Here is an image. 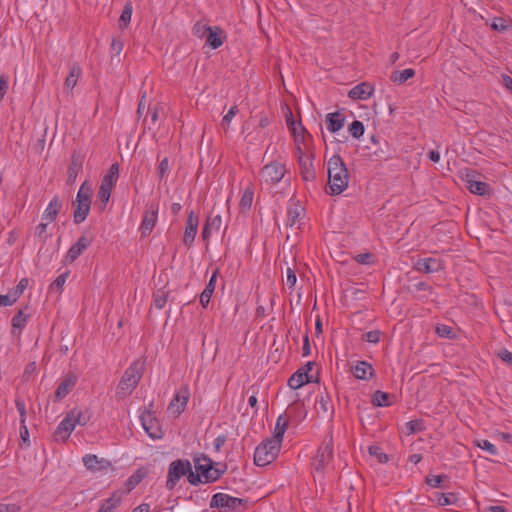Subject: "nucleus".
I'll return each mask as SVG.
<instances>
[{
	"instance_id": "aec40b11",
	"label": "nucleus",
	"mask_w": 512,
	"mask_h": 512,
	"mask_svg": "<svg viewBox=\"0 0 512 512\" xmlns=\"http://www.w3.org/2000/svg\"><path fill=\"white\" fill-rule=\"evenodd\" d=\"M288 425H289V417L286 414L280 415L276 421L273 437L269 438V440L278 441V445L281 446L283 437L288 428Z\"/></svg>"
},
{
	"instance_id": "cd10ccee",
	"label": "nucleus",
	"mask_w": 512,
	"mask_h": 512,
	"mask_svg": "<svg viewBox=\"0 0 512 512\" xmlns=\"http://www.w3.org/2000/svg\"><path fill=\"white\" fill-rule=\"evenodd\" d=\"M211 464H214V462L208 456H206L204 454L194 457L195 470L205 480H206V475H209V469H210Z\"/></svg>"
},
{
	"instance_id": "473e14b6",
	"label": "nucleus",
	"mask_w": 512,
	"mask_h": 512,
	"mask_svg": "<svg viewBox=\"0 0 512 512\" xmlns=\"http://www.w3.org/2000/svg\"><path fill=\"white\" fill-rule=\"evenodd\" d=\"M81 72V67L78 64L75 63L72 65L69 75L65 79L64 86L66 89L72 90L76 86Z\"/></svg>"
},
{
	"instance_id": "412c9836",
	"label": "nucleus",
	"mask_w": 512,
	"mask_h": 512,
	"mask_svg": "<svg viewBox=\"0 0 512 512\" xmlns=\"http://www.w3.org/2000/svg\"><path fill=\"white\" fill-rule=\"evenodd\" d=\"M352 371L354 376L360 380H368L374 375L372 365L366 361H357L353 366Z\"/></svg>"
},
{
	"instance_id": "774afa93",
	"label": "nucleus",
	"mask_w": 512,
	"mask_h": 512,
	"mask_svg": "<svg viewBox=\"0 0 512 512\" xmlns=\"http://www.w3.org/2000/svg\"><path fill=\"white\" fill-rule=\"evenodd\" d=\"M187 480L191 485L197 486L202 482L201 475L199 473H194L192 468L190 467V471H187Z\"/></svg>"
},
{
	"instance_id": "e2e57ef3",
	"label": "nucleus",
	"mask_w": 512,
	"mask_h": 512,
	"mask_svg": "<svg viewBox=\"0 0 512 512\" xmlns=\"http://www.w3.org/2000/svg\"><path fill=\"white\" fill-rule=\"evenodd\" d=\"M476 445L483 449V450H486L488 451L491 455H496L497 454V449L495 447L494 444H492L490 441L488 440H480V441H476Z\"/></svg>"
},
{
	"instance_id": "4d7b16f0",
	"label": "nucleus",
	"mask_w": 512,
	"mask_h": 512,
	"mask_svg": "<svg viewBox=\"0 0 512 512\" xmlns=\"http://www.w3.org/2000/svg\"><path fill=\"white\" fill-rule=\"evenodd\" d=\"M409 434L417 433L424 429V423L422 420H411L406 424Z\"/></svg>"
},
{
	"instance_id": "1a4fd4ad",
	"label": "nucleus",
	"mask_w": 512,
	"mask_h": 512,
	"mask_svg": "<svg viewBox=\"0 0 512 512\" xmlns=\"http://www.w3.org/2000/svg\"><path fill=\"white\" fill-rule=\"evenodd\" d=\"M286 172L285 166L279 162H271L261 170V176L268 184H276L282 180Z\"/></svg>"
},
{
	"instance_id": "680f3d73",
	"label": "nucleus",
	"mask_w": 512,
	"mask_h": 512,
	"mask_svg": "<svg viewBox=\"0 0 512 512\" xmlns=\"http://www.w3.org/2000/svg\"><path fill=\"white\" fill-rule=\"evenodd\" d=\"M68 277V272L60 274L50 285V290H61Z\"/></svg>"
},
{
	"instance_id": "8fccbe9b",
	"label": "nucleus",
	"mask_w": 512,
	"mask_h": 512,
	"mask_svg": "<svg viewBox=\"0 0 512 512\" xmlns=\"http://www.w3.org/2000/svg\"><path fill=\"white\" fill-rule=\"evenodd\" d=\"M290 412L295 413V417L297 418V421H301L306 418L307 411L304 409L302 404H299L298 401H295L289 408Z\"/></svg>"
},
{
	"instance_id": "a878e982",
	"label": "nucleus",
	"mask_w": 512,
	"mask_h": 512,
	"mask_svg": "<svg viewBox=\"0 0 512 512\" xmlns=\"http://www.w3.org/2000/svg\"><path fill=\"white\" fill-rule=\"evenodd\" d=\"M82 169V158L79 155L73 154L71 162L68 167L67 184L72 185L75 183L79 172Z\"/></svg>"
},
{
	"instance_id": "79ce46f5",
	"label": "nucleus",
	"mask_w": 512,
	"mask_h": 512,
	"mask_svg": "<svg viewBox=\"0 0 512 512\" xmlns=\"http://www.w3.org/2000/svg\"><path fill=\"white\" fill-rule=\"evenodd\" d=\"M435 332L439 337L447 338V339H454L455 338V332L453 329L445 324H439L435 328Z\"/></svg>"
},
{
	"instance_id": "ddd939ff",
	"label": "nucleus",
	"mask_w": 512,
	"mask_h": 512,
	"mask_svg": "<svg viewBox=\"0 0 512 512\" xmlns=\"http://www.w3.org/2000/svg\"><path fill=\"white\" fill-rule=\"evenodd\" d=\"M77 380L78 378L75 374H67L56 388V391L54 393V401L58 402L64 399L69 394V392L75 387Z\"/></svg>"
},
{
	"instance_id": "4be33fe9",
	"label": "nucleus",
	"mask_w": 512,
	"mask_h": 512,
	"mask_svg": "<svg viewBox=\"0 0 512 512\" xmlns=\"http://www.w3.org/2000/svg\"><path fill=\"white\" fill-rule=\"evenodd\" d=\"M206 44L209 45L212 49L219 48L225 39L224 32L219 27H210L208 33L206 34Z\"/></svg>"
},
{
	"instance_id": "0eeeda50",
	"label": "nucleus",
	"mask_w": 512,
	"mask_h": 512,
	"mask_svg": "<svg viewBox=\"0 0 512 512\" xmlns=\"http://www.w3.org/2000/svg\"><path fill=\"white\" fill-rule=\"evenodd\" d=\"M462 180L465 183V187L473 194L484 196L489 185L480 180V175L473 169H465L462 172Z\"/></svg>"
},
{
	"instance_id": "6e6d98bb",
	"label": "nucleus",
	"mask_w": 512,
	"mask_h": 512,
	"mask_svg": "<svg viewBox=\"0 0 512 512\" xmlns=\"http://www.w3.org/2000/svg\"><path fill=\"white\" fill-rule=\"evenodd\" d=\"M211 230L219 231L222 225V218L220 215H216L214 217L209 216L205 222Z\"/></svg>"
},
{
	"instance_id": "f704fd0d",
	"label": "nucleus",
	"mask_w": 512,
	"mask_h": 512,
	"mask_svg": "<svg viewBox=\"0 0 512 512\" xmlns=\"http://www.w3.org/2000/svg\"><path fill=\"white\" fill-rule=\"evenodd\" d=\"M287 125L289 129L292 131L293 135L295 136V141H299V137H304L305 128L301 124V122H296L293 119L292 113L290 112V116L286 119Z\"/></svg>"
},
{
	"instance_id": "0e129e2a",
	"label": "nucleus",
	"mask_w": 512,
	"mask_h": 512,
	"mask_svg": "<svg viewBox=\"0 0 512 512\" xmlns=\"http://www.w3.org/2000/svg\"><path fill=\"white\" fill-rule=\"evenodd\" d=\"M48 224L47 221L41 222L35 229V236L38 237L42 243H45L47 239L46 229Z\"/></svg>"
},
{
	"instance_id": "de8ad7c7",
	"label": "nucleus",
	"mask_w": 512,
	"mask_h": 512,
	"mask_svg": "<svg viewBox=\"0 0 512 512\" xmlns=\"http://www.w3.org/2000/svg\"><path fill=\"white\" fill-rule=\"evenodd\" d=\"M197 230H198V227L186 226L185 232H184V237H183V243L187 247H190L191 244L194 242L195 236L197 234Z\"/></svg>"
},
{
	"instance_id": "ea45409f",
	"label": "nucleus",
	"mask_w": 512,
	"mask_h": 512,
	"mask_svg": "<svg viewBox=\"0 0 512 512\" xmlns=\"http://www.w3.org/2000/svg\"><path fill=\"white\" fill-rule=\"evenodd\" d=\"M390 394L377 390L372 397V403L377 407L389 406L388 399Z\"/></svg>"
},
{
	"instance_id": "e433bc0d",
	"label": "nucleus",
	"mask_w": 512,
	"mask_h": 512,
	"mask_svg": "<svg viewBox=\"0 0 512 512\" xmlns=\"http://www.w3.org/2000/svg\"><path fill=\"white\" fill-rule=\"evenodd\" d=\"M119 177V166L117 163L111 165L107 174L103 177L101 183L105 184V186L110 185L113 186L116 184Z\"/></svg>"
},
{
	"instance_id": "423d86ee",
	"label": "nucleus",
	"mask_w": 512,
	"mask_h": 512,
	"mask_svg": "<svg viewBox=\"0 0 512 512\" xmlns=\"http://www.w3.org/2000/svg\"><path fill=\"white\" fill-rule=\"evenodd\" d=\"M190 471V462L187 459H177L170 463L167 474L166 488L173 490L182 476Z\"/></svg>"
},
{
	"instance_id": "864d4df0",
	"label": "nucleus",
	"mask_w": 512,
	"mask_h": 512,
	"mask_svg": "<svg viewBox=\"0 0 512 512\" xmlns=\"http://www.w3.org/2000/svg\"><path fill=\"white\" fill-rule=\"evenodd\" d=\"M28 286V279L22 278L19 283L10 291L12 296L17 300Z\"/></svg>"
},
{
	"instance_id": "6ab92c4d",
	"label": "nucleus",
	"mask_w": 512,
	"mask_h": 512,
	"mask_svg": "<svg viewBox=\"0 0 512 512\" xmlns=\"http://www.w3.org/2000/svg\"><path fill=\"white\" fill-rule=\"evenodd\" d=\"M318 379H314L313 375L308 374L307 372L296 371L292 376L288 379V386L291 389H299L306 383L317 382Z\"/></svg>"
},
{
	"instance_id": "b1692460",
	"label": "nucleus",
	"mask_w": 512,
	"mask_h": 512,
	"mask_svg": "<svg viewBox=\"0 0 512 512\" xmlns=\"http://www.w3.org/2000/svg\"><path fill=\"white\" fill-rule=\"evenodd\" d=\"M147 418H151V414L149 412L141 416L142 425L146 433L153 439L161 438L162 431L158 425V422L150 419V422L148 423Z\"/></svg>"
},
{
	"instance_id": "3c124183",
	"label": "nucleus",
	"mask_w": 512,
	"mask_h": 512,
	"mask_svg": "<svg viewBox=\"0 0 512 512\" xmlns=\"http://www.w3.org/2000/svg\"><path fill=\"white\" fill-rule=\"evenodd\" d=\"M225 468V466L223 469L215 468L214 464H211L209 469V475H206V483L217 481L222 476V474H224Z\"/></svg>"
},
{
	"instance_id": "f3484780",
	"label": "nucleus",
	"mask_w": 512,
	"mask_h": 512,
	"mask_svg": "<svg viewBox=\"0 0 512 512\" xmlns=\"http://www.w3.org/2000/svg\"><path fill=\"white\" fill-rule=\"evenodd\" d=\"M157 215L158 208L154 206H151V210H147L145 212L140 225V231L142 236H148L152 232L157 221Z\"/></svg>"
},
{
	"instance_id": "4c0bfd02",
	"label": "nucleus",
	"mask_w": 512,
	"mask_h": 512,
	"mask_svg": "<svg viewBox=\"0 0 512 512\" xmlns=\"http://www.w3.org/2000/svg\"><path fill=\"white\" fill-rule=\"evenodd\" d=\"M302 211H303V208L298 205L289 207L288 211H287L286 225L294 226L298 222Z\"/></svg>"
},
{
	"instance_id": "20e7f679",
	"label": "nucleus",
	"mask_w": 512,
	"mask_h": 512,
	"mask_svg": "<svg viewBox=\"0 0 512 512\" xmlns=\"http://www.w3.org/2000/svg\"><path fill=\"white\" fill-rule=\"evenodd\" d=\"M246 500L232 497L226 493H216L210 501V508H216L220 512H241L244 509Z\"/></svg>"
},
{
	"instance_id": "338daca9",
	"label": "nucleus",
	"mask_w": 512,
	"mask_h": 512,
	"mask_svg": "<svg viewBox=\"0 0 512 512\" xmlns=\"http://www.w3.org/2000/svg\"><path fill=\"white\" fill-rule=\"evenodd\" d=\"M21 506L16 503H0V512H20Z\"/></svg>"
},
{
	"instance_id": "5fc2aeb1",
	"label": "nucleus",
	"mask_w": 512,
	"mask_h": 512,
	"mask_svg": "<svg viewBox=\"0 0 512 512\" xmlns=\"http://www.w3.org/2000/svg\"><path fill=\"white\" fill-rule=\"evenodd\" d=\"M210 29V26H207L205 23L203 22H196L193 26V34L199 38H203L206 36V34L208 33Z\"/></svg>"
},
{
	"instance_id": "f257e3e1",
	"label": "nucleus",
	"mask_w": 512,
	"mask_h": 512,
	"mask_svg": "<svg viewBox=\"0 0 512 512\" xmlns=\"http://www.w3.org/2000/svg\"><path fill=\"white\" fill-rule=\"evenodd\" d=\"M328 186L330 195L341 194L348 186V170L340 155H333L328 163Z\"/></svg>"
},
{
	"instance_id": "dca6fc26",
	"label": "nucleus",
	"mask_w": 512,
	"mask_h": 512,
	"mask_svg": "<svg viewBox=\"0 0 512 512\" xmlns=\"http://www.w3.org/2000/svg\"><path fill=\"white\" fill-rule=\"evenodd\" d=\"M298 163L300 168V174L303 180H314L316 177V173L312 162V155H299Z\"/></svg>"
},
{
	"instance_id": "052dcab7",
	"label": "nucleus",
	"mask_w": 512,
	"mask_h": 512,
	"mask_svg": "<svg viewBox=\"0 0 512 512\" xmlns=\"http://www.w3.org/2000/svg\"><path fill=\"white\" fill-rule=\"evenodd\" d=\"M446 478V475H432L426 478V483L433 488H438Z\"/></svg>"
},
{
	"instance_id": "9b49d317",
	"label": "nucleus",
	"mask_w": 512,
	"mask_h": 512,
	"mask_svg": "<svg viewBox=\"0 0 512 512\" xmlns=\"http://www.w3.org/2000/svg\"><path fill=\"white\" fill-rule=\"evenodd\" d=\"M82 462L87 470L94 473L112 469V463L109 460L100 458L95 454H86L83 456Z\"/></svg>"
},
{
	"instance_id": "9d476101",
	"label": "nucleus",
	"mask_w": 512,
	"mask_h": 512,
	"mask_svg": "<svg viewBox=\"0 0 512 512\" xmlns=\"http://www.w3.org/2000/svg\"><path fill=\"white\" fill-rule=\"evenodd\" d=\"M190 396V391L187 385L182 386L175 394L174 398L168 406V411L173 415H180L187 405Z\"/></svg>"
},
{
	"instance_id": "69168bd1",
	"label": "nucleus",
	"mask_w": 512,
	"mask_h": 512,
	"mask_svg": "<svg viewBox=\"0 0 512 512\" xmlns=\"http://www.w3.org/2000/svg\"><path fill=\"white\" fill-rule=\"evenodd\" d=\"M15 405H16V408L20 415V424H25L26 423V407H25L24 401L21 400L20 398H17L15 400Z\"/></svg>"
},
{
	"instance_id": "2f4dec72",
	"label": "nucleus",
	"mask_w": 512,
	"mask_h": 512,
	"mask_svg": "<svg viewBox=\"0 0 512 512\" xmlns=\"http://www.w3.org/2000/svg\"><path fill=\"white\" fill-rule=\"evenodd\" d=\"M121 503V495L116 491L104 501L97 512H113Z\"/></svg>"
},
{
	"instance_id": "c756f323",
	"label": "nucleus",
	"mask_w": 512,
	"mask_h": 512,
	"mask_svg": "<svg viewBox=\"0 0 512 512\" xmlns=\"http://www.w3.org/2000/svg\"><path fill=\"white\" fill-rule=\"evenodd\" d=\"M216 279H217V271H215L212 274L208 284L206 285L205 289L203 290V292L200 295V303L204 308L209 304L211 296L215 290Z\"/></svg>"
},
{
	"instance_id": "7c9ffc66",
	"label": "nucleus",
	"mask_w": 512,
	"mask_h": 512,
	"mask_svg": "<svg viewBox=\"0 0 512 512\" xmlns=\"http://www.w3.org/2000/svg\"><path fill=\"white\" fill-rule=\"evenodd\" d=\"M415 76V70L407 68L402 71H393L390 75V80L398 85L404 84L408 79Z\"/></svg>"
},
{
	"instance_id": "a18cd8bd",
	"label": "nucleus",
	"mask_w": 512,
	"mask_h": 512,
	"mask_svg": "<svg viewBox=\"0 0 512 512\" xmlns=\"http://www.w3.org/2000/svg\"><path fill=\"white\" fill-rule=\"evenodd\" d=\"M253 196H254V192L252 189H250V188L245 189V191L241 197V200H240V207L242 209H250L252 206V202H253Z\"/></svg>"
},
{
	"instance_id": "58836bf2",
	"label": "nucleus",
	"mask_w": 512,
	"mask_h": 512,
	"mask_svg": "<svg viewBox=\"0 0 512 512\" xmlns=\"http://www.w3.org/2000/svg\"><path fill=\"white\" fill-rule=\"evenodd\" d=\"M132 11H133L132 3L127 2L124 5V8H123L122 13L119 18V27L120 28H125L128 26V24L131 21Z\"/></svg>"
},
{
	"instance_id": "c9c22d12",
	"label": "nucleus",
	"mask_w": 512,
	"mask_h": 512,
	"mask_svg": "<svg viewBox=\"0 0 512 512\" xmlns=\"http://www.w3.org/2000/svg\"><path fill=\"white\" fill-rule=\"evenodd\" d=\"M112 189H113V186H110V185L105 186V184L101 183L98 194H97V197L101 203L100 207H99V209L101 211L105 210L107 203L110 199Z\"/></svg>"
},
{
	"instance_id": "f03ea898",
	"label": "nucleus",
	"mask_w": 512,
	"mask_h": 512,
	"mask_svg": "<svg viewBox=\"0 0 512 512\" xmlns=\"http://www.w3.org/2000/svg\"><path fill=\"white\" fill-rule=\"evenodd\" d=\"M93 189L88 181H84L80 186L76 200L73 202V218L76 224L82 223L88 216L91 208V197Z\"/></svg>"
},
{
	"instance_id": "7ed1b4c3",
	"label": "nucleus",
	"mask_w": 512,
	"mask_h": 512,
	"mask_svg": "<svg viewBox=\"0 0 512 512\" xmlns=\"http://www.w3.org/2000/svg\"><path fill=\"white\" fill-rule=\"evenodd\" d=\"M143 365L139 361L133 362L124 372L118 387L117 394L124 397L130 394L138 385L142 377Z\"/></svg>"
},
{
	"instance_id": "2eb2a0df",
	"label": "nucleus",
	"mask_w": 512,
	"mask_h": 512,
	"mask_svg": "<svg viewBox=\"0 0 512 512\" xmlns=\"http://www.w3.org/2000/svg\"><path fill=\"white\" fill-rule=\"evenodd\" d=\"M92 239L87 237L86 235H82L76 243H74L68 250L66 254V260L69 263H73L82 253L84 250L88 248V246L91 244Z\"/></svg>"
},
{
	"instance_id": "4468645a",
	"label": "nucleus",
	"mask_w": 512,
	"mask_h": 512,
	"mask_svg": "<svg viewBox=\"0 0 512 512\" xmlns=\"http://www.w3.org/2000/svg\"><path fill=\"white\" fill-rule=\"evenodd\" d=\"M415 269L421 273H434L443 269L442 261L438 258H419L415 265Z\"/></svg>"
},
{
	"instance_id": "6e6552de",
	"label": "nucleus",
	"mask_w": 512,
	"mask_h": 512,
	"mask_svg": "<svg viewBox=\"0 0 512 512\" xmlns=\"http://www.w3.org/2000/svg\"><path fill=\"white\" fill-rule=\"evenodd\" d=\"M333 457V443L332 437L325 439L317 451V455L312 460V467L314 470L323 471L325 466L332 460Z\"/></svg>"
},
{
	"instance_id": "f8f14e48",
	"label": "nucleus",
	"mask_w": 512,
	"mask_h": 512,
	"mask_svg": "<svg viewBox=\"0 0 512 512\" xmlns=\"http://www.w3.org/2000/svg\"><path fill=\"white\" fill-rule=\"evenodd\" d=\"M73 417V414L68 412L65 418L59 423L57 429L54 432V439L56 441L65 442L69 438L71 432L75 429L76 426Z\"/></svg>"
},
{
	"instance_id": "5701e85b",
	"label": "nucleus",
	"mask_w": 512,
	"mask_h": 512,
	"mask_svg": "<svg viewBox=\"0 0 512 512\" xmlns=\"http://www.w3.org/2000/svg\"><path fill=\"white\" fill-rule=\"evenodd\" d=\"M373 91L374 89L370 84L363 82L353 87L348 96L352 99L366 100L372 95Z\"/></svg>"
},
{
	"instance_id": "603ef678",
	"label": "nucleus",
	"mask_w": 512,
	"mask_h": 512,
	"mask_svg": "<svg viewBox=\"0 0 512 512\" xmlns=\"http://www.w3.org/2000/svg\"><path fill=\"white\" fill-rule=\"evenodd\" d=\"M167 296L168 293L162 289H159L154 293V304L156 308L162 309L165 306L167 303Z\"/></svg>"
},
{
	"instance_id": "c85d7f7f",
	"label": "nucleus",
	"mask_w": 512,
	"mask_h": 512,
	"mask_svg": "<svg viewBox=\"0 0 512 512\" xmlns=\"http://www.w3.org/2000/svg\"><path fill=\"white\" fill-rule=\"evenodd\" d=\"M148 475V470L145 467L138 468L125 482L128 492L132 491L143 479Z\"/></svg>"
},
{
	"instance_id": "09e8293b",
	"label": "nucleus",
	"mask_w": 512,
	"mask_h": 512,
	"mask_svg": "<svg viewBox=\"0 0 512 512\" xmlns=\"http://www.w3.org/2000/svg\"><path fill=\"white\" fill-rule=\"evenodd\" d=\"M238 113L237 105H233L228 112L223 116L221 121V126L224 130H228L229 125L233 119V117Z\"/></svg>"
},
{
	"instance_id": "49530a36",
	"label": "nucleus",
	"mask_w": 512,
	"mask_h": 512,
	"mask_svg": "<svg viewBox=\"0 0 512 512\" xmlns=\"http://www.w3.org/2000/svg\"><path fill=\"white\" fill-rule=\"evenodd\" d=\"M69 413L73 414V416H74L73 420H74L76 425L79 424L81 426H84L90 420V415L85 413V412L73 409Z\"/></svg>"
},
{
	"instance_id": "393cba45",
	"label": "nucleus",
	"mask_w": 512,
	"mask_h": 512,
	"mask_svg": "<svg viewBox=\"0 0 512 512\" xmlns=\"http://www.w3.org/2000/svg\"><path fill=\"white\" fill-rule=\"evenodd\" d=\"M317 413L323 417L332 418L334 414V407L328 395H321L316 401Z\"/></svg>"
},
{
	"instance_id": "a19ab883",
	"label": "nucleus",
	"mask_w": 512,
	"mask_h": 512,
	"mask_svg": "<svg viewBox=\"0 0 512 512\" xmlns=\"http://www.w3.org/2000/svg\"><path fill=\"white\" fill-rule=\"evenodd\" d=\"M509 22L510 20H507L502 17H494L492 19V22L490 24V27L492 30L497 32H505L509 28Z\"/></svg>"
},
{
	"instance_id": "bf43d9fd",
	"label": "nucleus",
	"mask_w": 512,
	"mask_h": 512,
	"mask_svg": "<svg viewBox=\"0 0 512 512\" xmlns=\"http://www.w3.org/2000/svg\"><path fill=\"white\" fill-rule=\"evenodd\" d=\"M455 501V495L453 493H441L438 495L437 502L441 506L453 504Z\"/></svg>"
},
{
	"instance_id": "bb28decb",
	"label": "nucleus",
	"mask_w": 512,
	"mask_h": 512,
	"mask_svg": "<svg viewBox=\"0 0 512 512\" xmlns=\"http://www.w3.org/2000/svg\"><path fill=\"white\" fill-rule=\"evenodd\" d=\"M344 122L345 116H343L340 112L329 113L326 116L327 129L332 133L342 129Z\"/></svg>"
},
{
	"instance_id": "13d9d810",
	"label": "nucleus",
	"mask_w": 512,
	"mask_h": 512,
	"mask_svg": "<svg viewBox=\"0 0 512 512\" xmlns=\"http://www.w3.org/2000/svg\"><path fill=\"white\" fill-rule=\"evenodd\" d=\"M381 332L379 330H371L363 334L362 339L366 342L376 344L380 341Z\"/></svg>"
},
{
	"instance_id": "c03bdc74",
	"label": "nucleus",
	"mask_w": 512,
	"mask_h": 512,
	"mask_svg": "<svg viewBox=\"0 0 512 512\" xmlns=\"http://www.w3.org/2000/svg\"><path fill=\"white\" fill-rule=\"evenodd\" d=\"M368 452L371 456L376 457L379 463L384 464L389 461L388 455L384 453L379 446H370Z\"/></svg>"
},
{
	"instance_id": "39448f33",
	"label": "nucleus",
	"mask_w": 512,
	"mask_h": 512,
	"mask_svg": "<svg viewBox=\"0 0 512 512\" xmlns=\"http://www.w3.org/2000/svg\"><path fill=\"white\" fill-rule=\"evenodd\" d=\"M281 446L278 441H271L269 439L261 442L254 452V463L257 466H266L272 463L278 456Z\"/></svg>"
},
{
	"instance_id": "37998d69",
	"label": "nucleus",
	"mask_w": 512,
	"mask_h": 512,
	"mask_svg": "<svg viewBox=\"0 0 512 512\" xmlns=\"http://www.w3.org/2000/svg\"><path fill=\"white\" fill-rule=\"evenodd\" d=\"M364 125L361 121L354 120L348 127L349 133L356 139H359L364 134Z\"/></svg>"
},
{
	"instance_id": "a211bd4d",
	"label": "nucleus",
	"mask_w": 512,
	"mask_h": 512,
	"mask_svg": "<svg viewBox=\"0 0 512 512\" xmlns=\"http://www.w3.org/2000/svg\"><path fill=\"white\" fill-rule=\"evenodd\" d=\"M62 207H63V202L59 198V196L53 197V199L49 202L47 208L45 209V211L42 215V220L47 221V223H51V222L55 221V219L57 218V215L61 211Z\"/></svg>"
},
{
	"instance_id": "72a5a7b5",
	"label": "nucleus",
	"mask_w": 512,
	"mask_h": 512,
	"mask_svg": "<svg viewBox=\"0 0 512 512\" xmlns=\"http://www.w3.org/2000/svg\"><path fill=\"white\" fill-rule=\"evenodd\" d=\"M30 315L24 314L23 310L20 309L12 318V334H15L16 330L21 331L27 324Z\"/></svg>"
}]
</instances>
